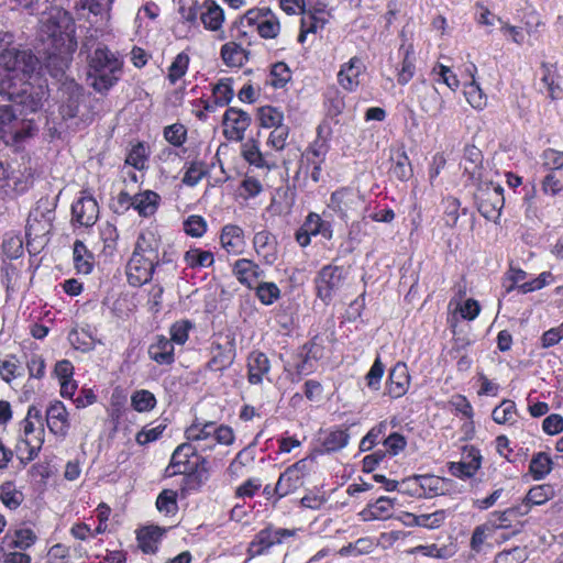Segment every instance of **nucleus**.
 <instances>
[{"label": "nucleus", "mask_w": 563, "mask_h": 563, "mask_svg": "<svg viewBox=\"0 0 563 563\" xmlns=\"http://www.w3.org/2000/svg\"><path fill=\"white\" fill-rule=\"evenodd\" d=\"M12 40V34L0 33V95L35 112L48 97L35 71L38 60L30 49L10 47Z\"/></svg>", "instance_id": "1"}, {"label": "nucleus", "mask_w": 563, "mask_h": 563, "mask_svg": "<svg viewBox=\"0 0 563 563\" xmlns=\"http://www.w3.org/2000/svg\"><path fill=\"white\" fill-rule=\"evenodd\" d=\"M75 22L70 14L59 7H51L40 18L38 38L46 45L45 67L55 78L64 75L77 48Z\"/></svg>", "instance_id": "2"}, {"label": "nucleus", "mask_w": 563, "mask_h": 563, "mask_svg": "<svg viewBox=\"0 0 563 563\" xmlns=\"http://www.w3.org/2000/svg\"><path fill=\"white\" fill-rule=\"evenodd\" d=\"M44 441L45 429L42 411L35 405H32L29 407L24 419L20 422L15 450L21 462L29 463L35 460Z\"/></svg>", "instance_id": "3"}, {"label": "nucleus", "mask_w": 563, "mask_h": 563, "mask_svg": "<svg viewBox=\"0 0 563 563\" xmlns=\"http://www.w3.org/2000/svg\"><path fill=\"white\" fill-rule=\"evenodd\" d=\"M185 437L198 453L210 451L217 444L231 445L235 440L231 427L198 419L185 430Z\"/></svg>", "instance_id": "4"}, {"label": "nucleus", "mask_w": 563, "mask_h": 563, "mask_svg": "<svg viewBox=\"0 0 563 563\" xmlns=\"http://www.w3.org/2000/svg\"><path fill=\"white\" fill-rule=\"evenodd\" d=\"M122 60L109 48L98 47L90 57L88 77L98 92L109 90L120 79Z\"/></svg>", "instance_id": "5"}, {"label": "nucleus", "mask_w": 563, "mask_h": 563, "mask_svg": "<svg viewBox=\"0 0 563 563\" xmlns=\"http://www.w3.org/2000/svg\"><path fill=\"white\" fill-rule=\"evenodd\" d=\"M12 102V104H0V139L5 145L20 146L36 134L37 128L32 119L22 117L21 112L18 114L14 107L20 103ZM21 107L31 112L22 104Z\"/></svg>", "instance_id": "6"}, {"label": "nucleus", "mask_w": 563, "mask_h": 563, "mask_svg": "<svg viewBox=\"0 0 563 563\" xmlns=\"http://www.w3.org/2000/svg\"><path fill=\"white\" fill-rule=\"evenodd\" d=\"M314 465V456L303 457L288 466L280 475L275 486V494L278 499L292 494L303 485L305 477L311 472Z\"/></svg>", "instance_id": "7"}, {"label": "nucleus", "mask_w": 563, "mask_h": 563, "mask_svg": "<svg viewBox=\"0 0 563 563\" xmlns=\"http://www.w3.org/2000/svg\"><path fill=\"white\" fill-rule=\"evenodd\" d=\"M155 258L154 251L142 249L139 241L126 266L128 282L131 286H142L152 278Z\"/></svg>", "instance_id": "8"}, {"label": "nucleus", "mask_w": 563, "mask_h": 563, "mask_svg": "<svg viewBox=\"0 0 563 563\" xmlns=\"http://www.w3.org/2000/svg\"><path fill=\"white\" fill-rule=\"evenodd\" d=\"M345 280L344 269L335 265H325L317 274L314 286L317 296L324 302H329L341 289Z\"/></svg>", "instance_id": "9"}, {"label": "nucleus", "mask_w": 563, "mask_h": 563, "mask_svg": "<svg viewBox=\"0 0 563 563\" xmlns=\"http://www.w3.org/2000/svg\"><path fill=\"white\" fill-rule=\"evenodd\" d=\"M243 23L256 30L263 38H275L280 32V23L274 12L267 8L249 10Z\"/></svg>", "instance_id": "10"}, {"label": "nucleus", "mask_w": 563, "mask_h": 563, "mask_svg": "<svg viewBox=\"0 0 563 563\" xmlns=\"http://www.w3.org/2000/svg\"><path fill=\"white\" fill-rule=\"evenodd\" d=\"M299 531L301 529L265 528L251 542L249 553L251 556L262 555L272 547L282 544L287 539L296 537Z\"/></svg>", "instance_id": "11"}, {"label": "nucleus", "mask_w": 563, "mask_h": 563, "mask_svg": "<svg viewBox=\"0 0 563 563\" xmlns=\"http://www.w3.org/2000/svg\"><path fill=\"white\" fill-rule=\"evenodd\" d=\"M364 206V197L351 188H341L332 192L328 207L336 212L342 219L356 213Z\"/></svg>", "instance_id": "12"}, {"label": "nucleus", "mask_w": 563, "mask_h": 563, "mask_svg": "<svg viewBox=\"0 0 563 563\" xmlns=\"http://www.w3.org/2000/svg\"><path fill=\"white\" fill-rule=\"evenodd\" d=\"M504 189L498 184L490 183L478 195V211L487 220H497L504 207Z\"/></svg>", "instance_id": "13"}, {"label": "nucleus", "mask_w": 563, "mask_h": 563, "mask_svg": "<svg viewBox=\"0 0 563 563\" xmlns=\"http://www.w3.org/2000/svg\"><path fill=\"white\" fill-rule=\"evenodd\" d=\"M99 216V207L96 199L82 192V195L71 205V222L79 227H91L96 223Z\"/></svg>", "instance_id": "14"}, {"label": "nucleus", "mask_w": 563, "mask_h": 563, "mask_svg": "<svg viewBox=\"0 0 563 563\" xmlns=\"http://www.w3.org/2000/svg\"><path fill=\"white\" fill-rule=\"evenodd\" d=\"M222 124L229 141H241L251 124V117L247 112L232 107L224 112Z\"/></svg>", "instance_id": "15"}, {"label": "nucleus", "mask_w": 563, "mask_h": 563, "mask_svg": "<svg viewBox=\"0 0 563 563\" xmlns=\"http://www.w3.org/2000/svg\"><path fill=\"white\" fill-rule=\"evenodd\" d=\"M482 465V455L475 446H464L462 459L459 462L449 463V472L461 479L473 477Z\"/></svg>", "instance_id": "16"}, {"label": "nucleus", "mask_w": 563, "mask_h": 563, "mask_svg": "<svg viewBox=\"0 0 563 563\" xmlns=\"http://www.w3.org/2000/svg\"><path fill=\"white\" fill-rule=\"evenodd\" d=\"M129 201L130 206L140 217L148 218L156 213L161 205V196L153 190H143L130 197L128 194H120L119 202Z\"/></svg>", "instance_id": "17"}, {"label": "nucleus", "mask_w": 563, "mask_h": 563, "mask_svg": "<svg viewBox=\"0 0 563 563\" xmlns=\"http://www.w3.org/2000/svg\"><path fill=\"white\" fill-rule=\"evenodd\" d=\"M231 267L236 280L249 289H253L264 277V271L260 265L249 258H239Z\"/></svg>", "instance_id": "18"}, {"label": "nucleus", "mask_w": 563, "mask_h": 563, "mask_svg": "<svg viewBox=\"0 0 563 563\" xmlns=\"http://www.w3.org/2000/svg\"><path fill=\"white\" fill-rule=\"evenodd\" d=\"M322 346L311 341L305 344L297 354L295 371L298 376L309 375L314 372L317 362L322 357Z\"/></svg>", "instance_id": "19"}, {"label": "nucleus", "mask_w": 563, "mask_h": 563, "mask_svg": "<svg viewBox=\"0 0 563 563\" xmlns=\"http://www.w3.org/2000/svg\"><path fill=\"white\" fill-rule=\"evenodd\" d=\"M365 65L363 60L354 56L349 62L341 65L338 73V82L346 91H355L360 86V76L364 73Z\"/></svg>", "instance_id": "20"}, {"label": "nucleus", "mask_w": 563, "mask_h": 563, "mask_svg": "<svg viewBox=\"0 0 563 563\" xmlns=\"http://www.w3.org/2000/svg\"><path fill=\"white\" fill-rule=\"evenodd\" d=\"M410 375L405 363L398 362L389 372L386 393L391 398L402 397L409 388Z\"/></svg>", "instance_id": "21"}, {"label": "nucleus", "mask_w": 563, "mask_h": 563, "mask_svg": "<svg viewBox=\"0 0 563 563\" xmlns=\"http://www.w3.org/2000/svg\"><path fill=\"white\" fill-rule=\"evenodd\" d=\"M46 424L49 431L58 437H65L69 429L68 412L65 405L55 400L46 409Z\"/></svg>", "instance_id": "22"}, {"label": "nucleus", "mask_w": 563, "mask_h": 563, "mask_svg": "<svg viewBox=\"0 0 563 563\" xmlns=\"http://www.w3.org/2000/svg\"><path fill=\"white\" fill-rule=\"evenodd\" d=\"M328 152L329 145L325 140L318 139L303 153V159L312 166L311 178L316 183L320 179L322 164Z\"/></svg>", "instance_id": "23"}, {"label": "nucleus", "mask_w": 563, "mask_h": 563, "mask_svg": "<svg viewBox=\"0 0 563 563\" xmlns=\"http://www.w3.org/2000/svg\"><path fill=\"white\" fill-rule=\"evenodd\" d=\"M148 356L158 365H172L175 362L173 342L164 335H156L148 346Z\"/></svg>", "instance_id": "24"}, {"label": "nucleus", "mask_w": 563, "mask_h": 563, "mask_svg": "<svg viewBox=\"0 0 563 563\" xmlns=\"http://www.w3.org/2000/svg\"><path fill=\"white\" fill-rule=\"evenodd\" d=\"M271 371L267 355L260 351L252 352L247 357V380L252 385L262 384Z\"/></svg>", "instance_id": "25"}, {"label": "nucleus", "mask_w": 563, "mask_h": 563, "mask_svg": "<svg viewBox=\"0 0 563 563\" xmlns=\"http://www.w3.org/2000/svg\"><path fill=\"white\" fill-rule=\"evenodd\" d=\"M242 156L250 164L257 168L271 169L275 167V162L271 159L268 152L263 153L258 141L250 139L242 145Z\"/></svg>", "instance_id": "26"}, {"label": "nucleus", "mask_w": 563, "mask_h": 563, "mask_svg": "<svg viewBox=\"0 0 563 563\" xmlns=\"http://www.w3.org/2000/svg\"><path fill=\"white\" fill-rule=\"evenodd\" d=\"M220 242L222 247L230 254H241L245 249V239L243 230L234 224L223 227Z\"/></svg>", "instance_id": "27"}, {"label": "nucleus", "mask_w": 563, "mask_h": 563, "mask_svg": "<svg viewBox=\"0 0 563 563\" xmlns=\"http://www.w3.org/2000/svg\"><path fill=\"white\" fill-rule=\"evenodd\" d=\"M253 246L256 254L262 257L265 263L273 264L276 261V240L271 232L266 230L256 232L253 238Z\"/></svg>", "instance_id": "28"}, {"label": "nucleus", "mask_w": 563, "mask_h": 563, "mask_svg": "<svg viewBox=\"0 0 563 563\" xmlns=\"http://www.w3.org/2000/svg\"><path fill=\"white\" fill-rule=\"evenodd\" d=\"M200 21L206 30L217 32L224 22L223 9L213 0H207L200 5Z\"/></svg>", "instance_id": "29"}, {"label": "nucleus", "mask_w": 563, "mask_h": 563, "mask_svg": "<svg viewBox=\"0 0 563 563\" xmlns=\"http://www.w3.org/2000/svg\"><path fill=\"white\" fill-rule=\"evenodd\" d=\"M350 434L347 429L330 428L320 432L319 441L324 452H335L349 444Z\"/></svg>", "instance_id": "30"}, {"label": "nucleus", "mask_w": 563, "mask_h": 563, "mask_svg": "<svg viewBox=\"0 0 563 563\" xmlns=\"http://www.w3.org/2000/svg\"><path fill=\"white\" fill-rule=\"evenodd\" d=\"M394 505L395 499L385 496L379 497L373 504H368V506L360 512V517L364 521L387 519L391 515Z\"/></svg>", "instance_id": "31"}, {"label": "nucleus", "mask_w": 563, "mask_h": 563, "mask_svg": "<svg viewBox=\"0 0 563 563\" xmlns=\"http://www.w3.org/2000/svg\"><path fill=\"white\" fill-rule=\"evenodd\" d=\"M301 18L300 23V33L298 35V42L305 43L306 37L310 33H317L319 30L323 29L325 25V18L323 11H311L306 10Z\"/></svg>", "instance_id": "32"}, {"label": "nucleus", "mask_w": 563, "mask_h": 563, "mask_svg": "<svg viewBox=\"0 0 563 563\" xmlns=\"http://www.w3.org/2000/svg\"><path fill=\"white\" fill-rule=\"evenodd\" d=\"M482 162L483 155L476 146H466L461 165L470 179L479 180L482 178Z\"/></svg>", "instance_id": "33"}, {"label": "nucleus", "mask_w": 563, "mask_h": 563, "mask_svg": "<svg viewBox=\"0 0 563 563\" xmlns=\"http://www.w3.org/2000/svg\"><path fill=\"white\" fill-rule=\"evenodd\" d=\"M36 541V536L30 528H21L15 530L12 534H7L2 544L9 549H19L21 551L27 550Z\"/></svg>", "instance_id": "34"}, {"label": "nucleus", "mask_w": 563, "mask_h": 563, "mask_svg": "<svg viewBox=\"0 0 563 563\" xmlns=\"http://www.w3.org/2000/svg\"><path fill=\"white\" fill-rule=\"evenodd\" d=\"M234 357L235 350L233 345L222 346L221 344H216L212 347V357L208 365L212 371L222 372L231 366Z\"/></svg>", "instance_id": "35"}, {"label": "nucleus", "mask_w": 563, "mask_h": 563, "mask_svg": "<svg viewBox=\"0 0 563 563\" xmlns=\"http://www.w3.org/2000/svg\"><path fill=\"white\" fill-rule=\"evenodd\" d=\"M184 262L192 269L207 268L213 265L214 255L211 251L191 247L184 254Z\"/></svg>", "instance_id": "36"}, {"label": "nucleus", "mask_w": 563, "mask_h": 563, "mask_svg": "<svg viewBox=\"0 0 563 563\" xmlns=\"http://www.w3.org/2000/svg\"><path fill=\"white\" fill-rule=\"evenodd\" d=\"M519 413L515 401L504 399L492 412L493 420L498 424L514 426L517 423Z\"/></svg>", "instance_id": "37"}, {"label": "nucleus", "mask_w": 563, "mask_h": 563, "mask_svg": "<svg viewBox=\"0 0 563 563\" xmlns=\"http://www.w3.org/2000/svg\"><path fill=\"white\" fill-rule=\"evenodd\" d=\"M419 481L421 498H433L443 495L446 490L445 479L440 476L431 474L419 475Z\"/></svg>", "instance_id": "38"}, {"label": "nucleus", "mask_w": 563, "mask_h": 563, "mask_svg": "<svg viewBox=\"0 0 563 563\" xmlns=\"http://www.w3.org/2000/svg\"><path fill=\"white\" fill-rule=\"evenodd\" d=\"M163 536V530L158 527H146L140 530L137 534L139 545L144 553H155L158 542Z\"/></svg>", "instance_id": "39"}, {"label": "nucleus", "mask_w": 563, "mask_h": 563, "mask_svg": "<svg viewBox=\"0 0 563 563\" xmlns=\"http://www.w3.org/2000/svg\"><path fill=\"white\" fill-rule=\"evenodd\" d=\"M284 119V112L276 107L263 106L257 111L260 126L264 129H276V126L285 125Z\"/></svg>", "instance_id": "40"}, {"label": "nucleus", "mask_w": 563, "mask_h": 563, "mask_svg": "<svg viewBox=\"0 0 563 563\" xmlns=\"http://www.w3.org/2000/svg\"><path fill=\"white\" fill-rule=\"evenodd\" d=\"M221 57L230 67H240L247 59L245 49L235 42L225 43L221 47Z\"/></svg>", "instance_id": "41"}, {"label": "nucleus", "mask_w": 563, "mask_h": 563, "mask_svg": "<svg viewBox=\"0 0 563 563\" xmlns=\"http://www.w3.org/2000/svg\"><path fill=\"white\" fill-rule=\"evenodd\" d=\"M74 264L79 274L87 275L92 271V255L81 241H76L74 244Z\"/></svg>", "instance_id": "42"}, {"label": "nucleus", "mask_w": 563, "mask_h": 563, "mask_svg": "<svg viewBox=\"0 0 563 563\" xmlns=\"http://www.w3.org/2000/svg\"><path fill=\"white\" fill-rule=\"evenodd\" d=\"M464 96L470 106L476 110H483L487 106V96L475 78L464 84Z\"/></svg>", "instance_id": "43"}, {"label": "nucleus", "mask_w": 563, "mask_h": 563, "mask_svg": "<svg viewBox=\"0 0 563 563\" xmlns=\"http://www.w3.org/2000/svg\"><path fill=\"white\" fill-rule=\"evenodd\" d=\"M301 227L305 228V230L308 231V234H311L312 236L320 234L327 240L332 238L330 223L323 221L317 213H309Z\"/></svg>", "instance_id": "44"}, {"label": "nucleus", "mask_w": 563, "mask_h": 563, "mask_svg": "<svg viewBox=\"0 0 563 563\" xmlns=\"http://www.w3.org/2000/svg\"><path fill=\"white\" fill-rule=\"evenodd\" d=\"M456 550L452 544L442 547H438L437 544H421L409 550L410 554H422L435 559H449L452 558Z\"/></svg>", "instance_id": "45"}, {"label": "nucleus", "mask_w": 563, "mask_h": 563, "mask_svg": "<svg viewBox=\"0 0 563 563\" xmlns=\"http://www.w3.org/2000/svg\"><path fill=\"white\" fill-rule=\"evenodd\" d=\"M197 453L198 452L192 448L188 440L187 442L178 445L170 459V465L176 468L175 473L187 472L188 468L186 467V464L189 463V457Z\"/></svg>", "instance_id": "46"}, {"label": "nucleus", "mask_w": 563, "mask_h": 563, "mask_svg": "<svg viewBox=\"0 0 563 563\" xmlns=\"http://www.w3.org/2000/svg\"><path fill=\"white\" fill-rule=\"evenodd\" d=\"M0 500L7 508L14 510L23 503L24 495L14 483L5 482L0 486Z\"/></svg>", "instance_id": "47"}, {"label": "nucleus", "mask_w": 563, "mask_h": 563, "mask_svg": "<svg viewBox=\"0 0 563 563\" xmlns=\"http://www.w3.org/2000/svg\"><path fill=\"white\" fill-rule=\"evenodd\" d=\"M150 157V150L144 143H137L129 151L125 164L132 166L137 170H144L147 168Z\"/></svg>", "instance_id": "48"}, {"label": "nucleus", "mask_w": 563, "mask_h": 563, "mask_svg": "<svg viewBox=\"0 0 563 563\" xmlns=\"http://www.w3.org/2000/svg\"><path fill=\"white\" fill-rule=\"evenodd\" d=\"M260 302L264 306H271L280 298V289L273 282H258L253 288Z\"/></svg>", "instance_id": "49"}, {"label": "nucleus", "mask_w": 563, "mask_h": 563, "mask_svg": "<svg viewBox=\"0 0 563 563\" xmlns=\"http://www.w3.org/2000/svg\"><path fill=\"white\" fill-rule=\"evenodd\" d=\"M422 111L429 113L431 117H437L444 109V101L434 87L428 88L424 92L423 99L420 100Z\"/></svg>", "instance_id": "50"}, {"label": "nucleus", "mask_w": 563, "mask_h": 563, "mask_svg": "<svg viewBox=\"0 0 563 563\" xmlns=\"http://www.w3.org/2000/svg\"><path fill=\"white\" fill-rule=\"evenodd\" d=\"M554 496V488L549 484L537 485L528 492L525 506H540Z\"/></svg>", "instance_id": "51"}, {"label": "nucleus", "mask_w": 563, "mask_h": 563, "mask_svg": "<svg viewBox=\"0 0 563 563\" xmlns=\"http://www.w3.org/2000/svg\"><path fill=\"white\" fill-rule=\"evenodd\" d=\"M211 96L220 107L228 106L234 96L233 80L231 78H221L213 86Z\"/></svg>", "instance_id": "52"}, {"label": "nucleus", "mask_w": 563, "mask_h": 563, "mask_svg": "<svg viewBox=\"0 0 563 563\" xmlns=\"http://www.w3.org/2000/svg\"><path fill=\"white\" fill-rule=\"evenodd\" d=\"M401 49H404V58L401 62L400 69L398 70L397 74V80L400 85H406L411 80V78L415 75V56L413 48L411 45L402 47Z\"/></svg>", "instance_id": "53"}, {"label": "nucleus", "mask_w": 563, "mask_h": 563, "mask_svg": "<svg viewBox=\"0 0 563 563\" xmlns=\"http://www.w3.org/2000/svg\"><path fill=\"white\" fill-rule=\"evenodd\" d=\"M529 470L534 479H542L551 472L552 460L549 454L539 452L531 459Z\"/></svg>", "instance_id": "54"}, {"label": "nucleus", "mask_w": 563, "mask_h": 563, "mask_svg": "<svg viewBox=\"0 0 563 563\" xmlns=\"http://www.w3.org/2000/svg\"><path fill=\"white\" fill-rule=\"evenodd\" d=\"M131 406L137 412H148L156 406V398L153 393L140 389L131 395Z\"/></svg>", "instance_id": "55"}, {"label": "nucleus", "mask_w": 563, "mask_h": 563, "mask_svg": "<svg viewBox=\"0 0 563 563\" xmlns=\"http://www.w3.org/2000/svg\"><path fill=\"white\" fill-rule=\"evenodd\" d=\"M375 543L369 538H360L353 543H349L339 550L341 556H358L373 552Z\"/></svg>", "instance_id": "56"}, {"label": "nucleus", "mask_w": 563, "mask_h": 563, "mask_svg": "<svg viewBox=\"0 0 563 563\" xmlns=\"http://www.w3.org/2000/svg\"><path fill=\"white\" fill-rule=\"evenodd\" d=\"M70 345L81 352L91 351L95 347L93 338L84 329H73L68 334Z\"/></svg>", "instance_id": "57"}, {"label": "nucleus", "mask_w": 563, "mask_h": 563, "mask_svg": "<svg viewBox=\"0 0 563 563\" xmlns=\"http://www.w3.org/2000/svg\"><path fill=\"white\" fill-rule=\"evenodd\" d=\"M290 79V70L285 63H276L272 66L267 84L274 88H283Z\"/></svg>", "instance_id": "58"}, {"label": "nucleus", "mask_w": 563, "mask_h": 563, "mask_svg": "<svg viewBox=\"0 0 563 563\" xmlns=\"http://www.w3.org/2000/svg\"><path fill=\"white\" fill-rule=\"evenodd\" d=\"M529 558L527 547H515L509 550H504L495 558V563H523Z\"/></svg>", "instance_id": "59"}, {"label": "nucleus", "mask_w": 563, "mask_h": 563, "mask_svg": "<svg viewBox=\"0 0 563 563\" xmlns=\"http://www.w3.org/2000/svg\"><path fill=\"white\" fill-rule=\"evenodd\" d=\"M208 224L201 216L191 214L183 222L185 233L191 238H201L207 232Z\"/></svg>", "instance_id": "60"}, {"label": "nucleus", "mask_w": 563, "mask_h": 563, "mask_svg": "<svg viewBox=\"0 0 563 563\" xmlns=\"http://www.w3.org/2000/svg\"><path fill=\"white\" fill-rule=\"evenodd\" d=\"M156 507L159 512L174 515L177 509V493L172 489H164L156 499Z\"/></svg>", "instance_id": "61"}, {"label": "nucleus", "mask_w": 563, "mask_h": 563, "mask_svg": "<svg viewBox=\"0 0 563 563\" xmlns=\"http://www.w3.org/2000/svg\"><path fill=\"white\" fill-rule=\"evenodd\" d=\"M288 136L289 128L287 125L276 126V129H272L269 132L266 146L273 151L280 152L285 148Z\"/></svg>", "instance_id": "62"}, {"label": "nucleus", "mask_w": 563, "mask_h": 563, "mask_svg": "<svg viewBox=\"0 0 563 563\" xmlns=\"http://www.w3.org/2000/svg\"><path fill=\"white\" fill-rule=\"evenodd\" d=\"M189 65V57L185 53H179L168 68V80L170 84H176L187 71Z\"/></svg>", "instance_id": "63"}, {"label": "nucleus", "mask_w": 563, "mask_h": 563, "mask_svg": "<svg viewBox=\"0 0 563 563\" xmlns=\"http://www.w3.org/2000/svg\"><path fill=\"white\" fill-rule=\"evenodd\" d=\"M194 328V324L189 320H180L175 322L170 329V342L173 344H185L189 338V331Z\"/></svg>", "instance_id": "64"}]
</instances>
